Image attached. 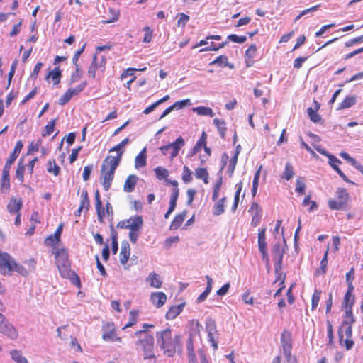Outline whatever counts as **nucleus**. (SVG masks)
I'll return each mask as SVG.
<instances>
[{
  "mask_svg": "<svg viewBox=\"0 0 363 363\" xmlns=\"http://www.w3.org/2000/svg\"><path fill=\"white\" fill-rule=\"evenodd\" d=\"M157 343L164 354L168 357H173L176 352L177 347L181 340L179 335L173 338L169 329L156 333Z\"/></svg>",
  "mask_w": 363,
  "mask_h": 363,
  "instance_id": "obj_1",
  "label": "nucleus"
},
{
  "mask_svg": "<svg viewBox=\"0 0 363 363\" xmlns=\"http://www.w3.org/2000/svg\"><path fill=\"white\" fill-rule=\"evenodd\" d=\"M133 337L137 338L135 342L136 350L143 353L145 359L155 358V339L152 335L144 331H136Z\"/></svg>",
  "mask_w": 363,
  "mask_h": 363,
  "instance_id": "obj_2",
  "label": "nucleus"
},
{
  "mask_svg": "<svg viewBox=\"0 0 363 363\" xmlns=\"http://www.w3.org/2000/svg\"><path fill=\"white\" fill-rule=\"evenodd\" d=\"M120 160H104L101 165L99 180L104 189L108 191L114 178L115 171Z\"/></svg>",
  "mask_w": 363,
  "mask_h": 363,
  "instance_id": "obj_3",
  "label": "nucleus"
},
{
  "mask_svg": "<svg viewBox=\"0 0 363 363\" xmlns=\"http://www.w3.org/2000/svg\"><path fill=\"white\" fill-rule=\"evenodd\" d=\"M12 272H16L23 276L28 274L27 269L16 263L9 254L0 252V274L3 275L10 274Z\"/></svg>",
  "mask_w": 363,
  "mask_h": 363,
  "instance_id": "obj_4",
  "label": "nucleus"
},
{
  "mask_svg": "<svg viewBox=\"0 0 363 363\" xmlns=\"http://www.w3.org/2000/svg\"><path fill=\"white\" fill-rule=\"evenodd\" d=\"M352 325L351 324H347V323H342L338 330L340 344L344 345L347 350L352 349L354 344L352 340Z\"/></svg>",
  "mask_w": 363,
  "mask_h": 363,
  "instance_id": "obj_5",
  "label": "nucleus"
},
{
  "mask_svg": "<svg viewBox=\"0 0 363 363\" xmlns=\"http://www.w3.org/2000/svg\"><path fill=\"white\" fill-rule=\"evenodd\" d=\"M56 264L63 277H68L69 275V262L68 253L65 249L57 250L55 252Z\"/></svg>",
  "mask_w": 363,
  "mask_h": 363,
  "instance_id": "obj_6",
  "label": "nucleus"
},
{
  "mask_svg": "<svg viewBox=\"0 0 363 363\" xmlns=\"http://www.w3.org/2000/svg\"><path fill=\"white\" fill-rule=\"evenodd\" d=\"M185 145L184 138L181 136L177 138L174 143L160 147L162 155L173 159L177 157L181 148Z\"/></svg>",
  "mask_w": 363,
  "mask_h": 363,
  "instance_id": "obj_7",
  "label": "nucleus"
},
{
  "mask_svg": "<svg viewBox=\"0 0 363 363\" xmlns=\"http://www.w3.org/2000/svg\"><path fill=\"white\" fill-rule=\"evenodd\" d=\"M143 225V217L141 216L136 215L120 221L117 224V228L121 229H128L130 230H140Z\"/></svg>",
  "mask_w": 363,
  "mask_h": 363,
  "instance_id": "obj_8",
  "label": "nucleus"
},
{
  "mask_svg": "<svg viewBox=\"0 0 363 363\" xmlns=\"http://www.w3.org/2000/svg\"><path fill=\"white\" fill-rule=\"evenodd\" d=\"M106 69V58L102 57L99 62L97 58V55L93 56L91 63L88 69V74L92 79H95L96 73L103 74Z\"/></svg>",
  "mask_w": 363,
  "mask_h": 363,
  "instance_id": "obj_9",
  "label": "nucleus"
},
{
  "mask_svg": "<svg viewBox=\"0 0 363 363\" xmlns=\"http://www.w3.org/2000/svg\"><path fill=\"white\" fill-rule=\"evenodd\" d=\"M207 135L205 132H203L199 140L196 143L195 146L191 151V153L188 155L189 157H192L197 152L201 151L203 149L205 154L203 157H209L211 155V149L206 146Z\"/></svg>",
  "mask_w": 363,
  "mask_h": 363,
  "instance_id": "obj_10",
  "label": "nucleus"
},
{
  "mask_svg": "<svg viewBox=\"0 0 363 363\" xmlns=\"http://www.w3.org/2000/svg\"><path fill=\"white\" fill-rule=\"evenodd\" d=\"M291 334L290 332L284 330L281 337V343L283 349V353L284 357L288 361L290 360L291 356Z\"/></svg>",
  "mask_w": 363,
  "mask_h": 363,
  "instance_id": "obj_11",
  "label": "nucleus"
},
{
  "mask_svg": "<svg viewBox=\"0 0 363 363\" xmlns=\"http://www.w3.org/2000/svg\"><path fill=\"white\" fill-rule=\"evenodd\" d=\"M206 330L208 333L209 342L214 349L216 350L218 348V344L215 339L217 333L216 325L215 321L211 318H208L206 321Z\"/></svg>",
  "mask_w": 363,
  "mask_h": 363,
  "instance_id": "obj_12",
  "label": "nucleus"
},
{
  "mask_svg": "<svg viewBox=\"0 0 363 363\" xmlns=\"http://www.w3.org/2000/svg\"><path fill=\"white\" fill-rule=\"evenodd\" d=\"M103 339L106 341L121 342V338L116 336L115 333V327L113 323H107L103 327Z\"/></svg>",
  "mask_w": 363,
  "mask_h": 363,
  "instance_id": "obj_13",
  "label": "nucleus"
},
{
  "mask_svg": "<svg viewBox=\"0 0 363 363\" xmlns=\"http://www.w3.org/2000/svg\"><path fill=\"white\" fill-rule=\"evenodd\" d=\"M0 333L11 340H16L18 337V333L16 328L8 320L1 327Z\"/></svg>",
  "mask_w": 363,
  "mask_h": 363,
  "instance_id": "obj_14",
  "label": "nucleus"
},
{
  "mask_svg": "<svg viewBox=\"0 0 363 363\" xmlns=\"http://www.w3.org/2000/svg\"><path fill=\"white\" fill-rule=\"evenodd\" d=\"M128 138L123 139L120 143L114 146L110 150L111 155H108L106 159H121L123 153V147L128 143Z\"/></svg>",
  "mask_w": 363,
  "mask_h": 363,
  "instance_id": "obj_15",
  "label": "nucleus"
},
{
  "mask_svg": "<svg viewBox=\"0 0 363 363\" xmlns=\"http://www.w3.org/2000/svg\"><path fill=\"white\" fill-rule=\"evenodd\" d=\"M252 216L251 225L254 227L257 226L262 218V208L257 203H252L249 210Z\"/></svg>",
  "mask_w": 363,
  "mask_h": 363,
  "instance_id": "obj_16",
  "label": "nucleus"
},
{
  "mask_svg": "<svg viewBox=\"0 0 363 363\" xmlns=\"http://www.w3.org/2000/svg\"><path fill=\"white\" fill-rule=\"evenodd\" d=\"M257 53V48L255 44H252L245 51V63L247 67H251L255 62V57Z\"/></svg>",
  "mask_w": 363,
  "mask_h": 363,
  "instance_id": "obj_17",
  "label": "nucleus"
},
{
  "mask_svg": "<svg viewBox=\"0 0 363 363\" xmlns=\"http://www.w3.org/2000/svg\"><path fill=\"white\" fill-rule=\"evenodd\" d=\"M152 303L157 308L162 307L167 301V295L163 292H153L150 295Z\"/></svg>",
  "mask_w": 363,
  "mask_h": 363,
  "instance_id": "obj_18",
  "label": "nucleus"
},
{
  "mask_svg": "<svg viewBox=\"0 0 363 363\" xmlns=\"http://www.w3.org/2000/svg\"><path fill=\"white\" fill-rule=\"evenodd\" d=\"M146 282L149 283L150 286L152 288L160 289L162 285V280L158 274L152 272L145 279Z\"/></svg>",
  "mask_w": 363,
  "mask_h": 363,
  "instance_id": "obj_19",
  "label": "nucleus"
},
{
  "mask_svg": "<svg viewBox=\"0 0 363 363\" xmlns=\"http://www.w3.org/2000/svg\"><path fill=\"white\" fill-rule=\"evenodd\" d=\"M10 189V180L9 170L5 167L2 171L0 191L3 194H7Z\"/></svg>",
  "mask_w": 363,
  "mask_h": 363,
  "instance_id": "obj_20",
  "label": "nucleus"
},
{
  "mask_svg": "<svg viewBox=\"0 0 363 363\" xmlns=\"http://www.w3.org/2000/svg\"><path fill=\"white\" fill-rule=\"evenodd\" d=\"M130 254V247L128 242L124 241L121 243V250L120 252V262L122 264H125L129 259Z\"/></svg>",
  "mask_w": 363,
  "mask_h": 363,
  "instance_id": "obj_21",
  "label": "nucleus"
},
{
  "mask_svg": "<svg viewBox=\"0 0 363 363\" xmlns=\"http://www.w3.org/2000/svg\"><path fill=\"white\" fill-rule=\"evenodd\" d=\"M11 359L16 363H29L26 357L23 356L22 351L19 350H11L9 351Z\"/></svg>",
  "mask_w": 363,
  "mask_h": 363,
  "instance_id": "obj_22",
  "label": "nucleus"
},
{
  "mask_svg": "<svg viewBox=\"0 0 363 363\" xmlns=\"http://www.w3.org/2000/svg\"><path fill=\"white\" fill-rule=\"evenodd\" d=\"M357 102V96L352 95V96H346L345 99L342 101L341 103H340L337 110H342L346 109L352 107L354 106Z\"/></svg>",
  "mask_w": 363,
  "mask_h": 363,
  "instance_id": "obj_23",
  "label": "nucleus"
},
{
  "mask_svg": "<svg viewBox=\"0 0 363 363\" xmlns=\"http://www.w3.org/2000/svg\"><path fill=\"white\" fill-rule=\"evenodd\" d=\"M21 206L22 201L21 199L12 198L10 199V201L7 205V209L10 213H17L19 212Z\"/></svg>",
  "mask_w": 363,
  "mask_h": 363,
  "instance_id": "obj_24",
  "label": "nucleus"
},
{
  "mask_svg": "<svg viewBox=\"0 0 363 363\" xmlns=\"http://www.w3.org/2000/svg\"><path fill=\"white\" fill-rule=\"evenodd\" d=\"M138 177L135 175H130L127 179L125 182L124 186H123V190L125 192H132L134 189L135 186L137 183Z\"/></svg>",
  "mask_w": 363,
  "mask_h": 363,
  "instance_id": "obj_25",
  "label": "nucleus"
},
{
  "mask_svg": "<svg viewBox=\"0 0 363 363\" xmlns=\"http://www.w3.org/2000/svg\"><path fill=\"white\" fill-rule=\"evenodd\" d=\"M282 260L283 258L279 257V259H274V269L275 274H277L276 281H281V284L284 283V277H282Z\"/></svg>",
  "mask_w": 363,
  "mask_h": 363,
  "instance_id": "obj_26",
  "label": "nucleus"
},
{
  "mask_svg": "<svg viewBox=\"0 0 363 363\" xmlns=\"http://www.w3.org/2000/svg\"><path fill=\"white\" fill-rule=\"evenodd\" d=\"M183 310V305L172 306L166 313L167 320H174Z\"/></svg>",
  "mask_w": 363,
  "mask_h": 363,
  "instance_id": "obj_27",
  "label": "nucleus"
},
{
  "mask_svg": "<svg viewBox=\"0 0 363 363\" xmlns=\"http://www.w3.org/2000/svg\"><path fill=\"white\" fill-rule=\"evenodd\" d=\"M154 171L155 172L156 177L159 180L164 179L166 183L169 184L170 180L168 179L169 171L167 169L162 167H157L154 169Z\"/></svg>",
  "mask_w": 363,
  "mask_h": 363,
  "instance_id": "obj_28",
  "label": "nucleus"
},
{
  "mask_svg": "<svg viewBox=\"0 0 363 363\" xmlns=\"http://www.w3.org/2000/svg\"><path fill=\"white\" fill-rule=\"evenodd\" d=\"M225 197H223L216 201L213 206V214L214 216H219L225 212Z\"/></svg>",
  "mask_w": 363,
  "mask_h": 363,
  "instance_id": "obj_29",
  "label": "nucleus"
},
{
  "mask_svg": "<svg viewBox=\"0 0 363 363\" xmlns=\"http://www.w3.org/2000/svg\"><path fill=\"white\" fill-rule=\"evenodd\" d=\"M294 176V169L290 162H286L285 164L284 170L281 174L282 179L289 181Z\"/></svg>",
  "mask_w": 363,
  "mask_h": 363,
  "instance_id": "obj_30",
  "label": "nucleus"
},
{
  "mask_svg": "<svg viewBox=\"0 0 363 363\" xmlns=\"http://www.w3.org/2000/svg\"><path fill=\"white\" fill-rule=\"evenodd\" d=\"M42 140L38 139L35 141H32L28 145L27 150V155H34L37 152H38L39 149L41 147Z\"/></svg>",
  "mask_w": 363,
  "mask_h": 363,
  "instance_id": "obj_31",
  "label": "nucleus"
},
{
  "mask_svg": "<svg viewBox=\"0 0 363 363\" xmlns=\"http://www.w3.org/2000/svg\"><path fill=\"white\" fill-rule=\"evenodd\" d=\"M328 163L331 166V167H333L335 171H337V172L339 174V175L342 177V179L344 181L348 183L354 184V182L348 179L346 175L338 167L339 164L341 163L340 160H328Z\"/></svg>",
  "mask_w": 363,
  "mask_h": 363,
  "instance_id": "obj_32",
  "label": "nucleus"
},
{
  "mask_svg": "<svg viewBox=\"0 0 363 363\" xmlns=\"http://www.w3.org/2000/svg\"><path fill=\"white\" fill-rule=\"evenodd\" d=\"M185 217H186L185 212H183L180 214L177 215L171 223L170 229L171 230L178 229L181 226L182 223L184 222Z\"/></svg>",
  "mask_w": 363,
  "mask_h": 363,
  "instance_id": "obj_33",
  "label": "nucleus"
},
{
  "mask_svg": "<svg viewBox=\"0 0 363 363\" xmlns=\"http://www.w3.org/2000/svg\"><path fill=\"white\" fill-rule=\"evenodd\" d=\"M61 74H62L60 68L56 67L54 70L48 72L46 79L51 78L53 81V84L55 85H57L60 82Z\"/></svg>",
  "mask_w": 363,
  "mask_h": 363,
  "instance_id": "obj_34",
  "label": "nucleus"
},
{
  "mask_svg": "<svg viewBox=\"0 0 363 363\" xmlns=\"http://www.w3.org/2000/svg\"><path fill=\"white\" fill-rule=\"evenodd\" d=\"M193 111L196 112L199 116H209L213 117L214 116V113L213 110L209 107L206 106H199L193 108Z\"/></svg>",
  "mask_w": 363,
  "mask_h": 363,
  "instance_id": "obj_35",
  "label": "nucleus"
},
{
  "mask_svg": "<svg viewBox=\"0 0 363 363\" xmlns=\"http://www.w3.org/2000/svg\"><path fill=\"white\" fill-rule=\"evenodd\" d=\"M56 121L57 118L52 119L48 123V124L45 127L44 130L42 133L43 137L49 136L54 132Z\"/></svg>",
  "mask_w": 363,
  "mask_h": 363,
  "instance_id": "obj_36",
  "label": "nucleus"
},
{
  "mask_svg": "<svg viewBox=\"0 0 363 363\" xmlns=\"http://www.w3.org/2000/svg\"><path fill=\"white\" fill-rule=\"evenodd\" d=\"M307 113L310 118V120L315 123H319L322 122L321 116L317 113V111L314 110L312 107H309L307 108Z\"/></svg>",
  "mask_w": 363,
  "mask_h": 363,
  "instance_id": "obj_37",
  "label": "nucleus"
},
{
  "mask_svg": "<svg viewBox=\"0 0 363 363\" xmlns=\"http://www.w3.org/2000/svg\"><path fill=\"white\" fill-rule=\"evenodd\" d=\"M195 176L199 179H202L205 184H208V173L205 168H198L195 170Z\"/></svg>",
  "mask_w": 363,
  "mask_h": 363,
  "instance_id": "obj_38",
  "label": "nucleus"
},
{
  "mask_svg": "<svg viewBox=\"0 0 363 363\" xmlns=\"http://www.w3.org/2000/svg\"><path fill=\"white\" fill-rule=\"evenodd\" d=\"M213 123L217 127V129L222 138H224L226 132L225 123L223 120H220L218 118L213 119Z\"/></svg>",
  "mask_w": 363,
  "mask_h": 363,
  "instance_id": "obj_39",
  "label": "nucleus"
},
{
  "mask_svg": "<svg viewBox=\"0 0 363 363\" xmlns=\"http://www.w3.org/2000/svg\"><path fill=\"white\" fill-rule=\"evenodd\" d=\"M228 43V41L223 42L218 45H216L213 43L208 47L203 48L199 50L200 52H208V51H218L220 49L224 48Z\"/></svg>",
  "mask_w": 363,
  "mask_h": 363,
  "instance_id": "obj_40",
  "label": "nucleus"
},
{
  "mask_svg": "<svg viewBox=\"0 0 363 363\" xmlns=\"http://www.w3.org/2000/svg\"><path fill=\"white\" fill-rule=\"evenodd\" d=\"M86 81H84L81 82L77 87L75 88H69L67 91L69 92L72 97L74 96L78 95L80 92H82L84 88L86 86Z\"/></svg>",
  "mask_w": 363,
  "mask_h": 363,
  "instance_id": "obj_41",
  "label": "nucleus"
},
{
  "mask_svg": "<svg viewBox=\"0 0 363 363\" xmlns=\"http://www.w3.org/2000/svg\"><path fill=\"white\" fill-rule=\"evenodd\" d=\"M272 252L273 259H279V257L283 258L284 250L281 247V246L279 244H276L274 245Z\"/></svg>",
  "mask_w": 363,
  "mask_h": 363,
  "instance_id": "obj_42",
  "label": "nucleus"
},
{
  "mask_svg": "<svg viewBox=\"0 0 363 363\" xmlns=\"http://www.w3.org/2000/svg\"><path fill=\"white\" fill-rule=\"evenodd\" d=\"M169 184H172L174 187L172 191L170 201H176L179 197V190L178 188V182L176 180L169 181Z\"/></svg>",
  "mask_w": 363,
  "mask_h": 363,
  "instance_id": "obj_43",
  "label": "nucleus"
},
{
  "mask_svg": "<svg viewBox=\"0 0 363 363\" xmlns=\"http://www.w3.org/2000/svg\"><path fill=\"white\" fill-rule=\"evenodd\" d=\"M108 12L111 14V17L108 19L103 20L102 21L103 23H113V22H116L118 21V17H119V11H118L115 10L112 8H109Z\"/></svg>",
  "mask_w": 363,
  "mask_h": 363,
  "instance_id": "obj_44",
  "label": "nucleus"
},
{
  "mask_svg": "<svg viewBox=\"0 0 363 363\" xmlns=\"http://www.w3.org/2000/svg\"><path fill=\"white\" fill-rule=\"evenodd\" d=\"M228 57L225 55H220L217 57L213 61H212L210 65H218L219 66L226 67L228 65Z\"/></svg>",
  "mask_w": 363,
  "mask_h": 363,
  "instance_id": "obj_45",
  "label": "nucleus"
},
{
  "mask_svg": "<svg viewBox=\"0 0 363 363\" xmlns=\"http://www.w3.org/2000/svg\"><path fill=\"white\" fill-rule=\"evenodd\" d=\"M138 315V311H131L130 312V318L128 320V323L125 325V326L123 328V329H125L129 327H132L137 323V318Z\"/></svg>",
  "mask_w": 363,
  "mask_h": 363,
  "instance_id": "obj_46",
  "label": "nucleus"
},
{
  "mask_svg": "<svg viewBox=\"0 0 363 363\" xmlns=\"http://www.w3.org/2000/svg\"><path fill=\"white\" fill-rule=\"evenodd\" d=\"M47 170L50 173H53L54 175L57 176L59 174L60 167L55 164V161L49 160L47 164Z\"/></svg>",
  "mask_w": 363,
  "mask_h": 363,
  "instance_id": "obj_47",
  "label": "nucleus"
},
{
  "mask_svg": "<svg viewBox=\"0 0 363 363\" xmlns=\"http://www.w3.org/2000/svg\"><path fill=\"white\" fill-rule=\"evenodd\" d=\"M23 147V142L21 140H18L16 143L15 147L13 150V152L11 154V158L10 159H16L22 150Z\"/></svg>",
  "mask_w": 363,
  "mask_h": 363,
  "instance_id": "obj_48",
  "label": "nucleus"
},
{
  "mask_svg": "<svg viewBox=\"0 0 363 363\" xmlns=\"http://www.w3.org/2000/svg\"><path fill=\"white\" fill-rule=\"evenodd\" d=\"M227 39L235 43H244L247 40V38L245 35H238L236 34L228 35Z\"/></svg>",
  "mask_w": 363,
  "mask_h": 363,
  "instance_id": "obj_49",
  "label": "nucleus"
},
{
  "mask_svg": "<svg viewBox=\"0 0 363 363\" xmlns=\"http://www.w3.org/2000/svg\"><path fill=\"white\" fill-rule=\"evenodd\" d=\"M328 249L325 252L324 257L320 262V267L317 270L318 274H325L326 272L328 265Z\"/></svg>",
  "mask_w": 363,
  "mask_h": 363,
  "instance_id": "obj_50",
  "label": "nucleus"
},
{
  "mask_svg": "<svg viewBox=\"0 0 363 363\" xmlns=\"http://www.w3.org/2000/svg\"><path fill=\"white\" fill-rule=\"evenodd\" d=\"M192 172L190 169L184 166L183 169L182 180L184 183L188 184L192 181Z\"/></svg>",
  "mask_w": 363,
  "mask_h": 363,
  "instance_id": "obj_51",
  "label": "nucleus"
},
{
  "mask_svg": "<svg viewBox=\"0 0 363 363\" xmlns=\"http://www.w3.org/2000/svg\"><path fill=\"white\" fill-rule=\"evenodd\" d=\"M89 199L88 197V193L86 191H84L82 193V200L80 203V208L86 210L89 209Z\"/></svg>",
  "mask_w": 363,
  "mask_h": 363,
  "instance_id": "obj_52",
  "label": "nucleus"
},
{
  "mask_svg": "<svg viewBox=\"0 0 363 363\" xmlns=\"http://www.w3.org/2000/svg\"><path fill=\"white\" fill-rule=\"evenodd\" d=\"M306 184L305 182L301 177H298L296 179V191L298 194H303L305 193Z\"/></svg>",
  "mask_w": 363,
  "mask_h": 363,
  "instance_id": "obj_53",
  "label": "nucleus"
},
{
  "mask_svg": "<svg viewBox=\"0 0 363 363\" xmlns=\"http://www.w3.org/2000/svg\"><path fill=\"white\" fill-rule=\"evenodd\" d=\"M82 77V72L79 69V65L76 66L74 72L72 73L70 77V84L79 82Z\"/></svg>",
  "mask_w": 363,
  "mask_h": 363,
  "instance_id": "obj_54",
  "label": "nucleus"
},
{
  "mask_svg": "<svg viewBox=\"0 0 363 363\" xmlns=\"http://www.w3.org/2000/svg\"><path fill=\"white\" fill-rule=\"evenodd\" d=\"M354 322V318L352 314V308H345V316L342 323H347V324L352 325Z\"/></svg>",
  "mask_w": 363,
  "mask_h": 363,
  "instance_id": "obj_55",
  "label": "nucleus"
},
{
  "mask_svg": "<svg viewBox=\"0 0 363 363\" xmlns=\"http://www.w3.org/2000/svg\"><path fill=\"white\" fill-rule=\"evenodd\" d=\"M222 183H223V181H222V178L220 177V178H219V179L216 182V183L214 185V189H213V196H212V199L213 201L217 200L218 198V195H219V192L220 191Z\"/></svg>",
  "mask_w": 363,
  "mask_h": 363,
  "instance_id": "obj_56",
  "label": "nucleus"
},
{
  "mask_svg": "<svg viewBox=\"0 0 363 363\" xmlns=\"http://www.w3.org/2000/svg\"><path fill=\"white\" fill-rule=\"evenodd\" d=\"M336 195L340 201H342L344 204L346 203L348 199V193L345 189H338L336 191Z\"/></svg>",
  "mask_w": 363,
  "mask_h": 363,
  "instance_id": "obj_57",
  "label": "nucleus"
},
{
  "mask_svg": "<svg viewBox=\"0 0 363 363\" xmlns=\"http://www.w3.org/2000/svg\"><path fill=\"white\" fill-rule=\"evenodd\" d=\"M354 303V297L353 295H350L349 294H345L343 300V305L345 308H352V306Z\"/></svg>",
  "mask_w": 363,
  "mask_h": 363,
  "instance_id": "obj_58",
  "label": "nucleus"
},
{
  "mask_svg": "<svg viewBox=\"0 0 363 363\" xmlns=\"http://www.w3.org/2000/svg\"><path fill=\"white\" fill-rule=\"evenodd\" d=\"M303 206H310V208L308 209L309 211H313L315 209L317 208V204L315 201H311V196H307L305 197V199L303 201Z\"/></svg>",
  "mask_w": 363,
  "mask_h": 363,
  "instance_id": "obj_59",
  "label": "nucleus"
},
{
  "mask_svg": "<svg viewBox=\"0 0 363 363\" xmlns=\"http://www.w3.org/2000/svg\"><path fill=\"white\" fill-rule=\"evenodd\" d=\"M328 206L333 210H339L342 208L345 204L340 200H330L328 201Z\"/></svg>",
  "mask_w": 363,
  "mask_h": 363,
  "instance_id": "obj_60",
  "label": "nucleus"
},
{
  "mask_svg": "<svg viewBox=\"0 0 363 363\" xmlns=\"http://www.w3.org/2000/svg\"><path fill=\"white\" fill-rule=\"evenodd\" d=\"M320 291L315 290L312 296V309H315L317 308L318 303L320 301Z\"/></svg>",
  "mask_w": 363,
  "mask_h": 363,
  "instance_id": "obj_61",
  "label": "nucleus"
},
{
  "mask_svg": "<svg viewBox=\"0 0 363 363\" xmlns=\"http://www.w3.org/2000/svg\"><path fill=\"white\" fill-rule=\"evenodd\" d=\"M145 36L143 41L144 43H150L152 39V30L149 26L144 28Z\"/></svg>",
  "mask_w": 363,
  "mask_h": 363,
  "instance_id": "obj_62",
  "label": "nucleus"
},
{
  "mask_svg": "<svg viewBox=\"0 0 363 363\" xmlns=\"http://www.w3.org/2000/svg\"><path fill=\"white\" fill-rule=\"evenodd\" d=\"M179 241V236L168 237L164 241V246L169 249L174 243H177Z\"/></svg>",
  "mask_w": 363,
  "mask_h": 363,
  "instance_id": "obj_63",
  "label": "nucleus"
},
{
  "mask_svg": "<svg viewBox=\"0 0 363 363\" xmlns=\"http://www.w3.org/2000/svg\"><path fill=\"white\" fill-rule=\"evenodd\" d=\"M179 18L177 21V25L178 26H183L184 27L187 22L189 21V16L184 13H181L179 15Z\"/></svg>",
  "mask_w": 363,
  "mask_h": 363,
  "instance_id": "obj_64",
  "label": "nucleus"
}]
</instances>
